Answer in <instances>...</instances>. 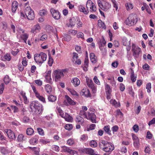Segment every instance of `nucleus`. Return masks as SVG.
<instances>
[{
  "mask_svg": "<svg viewBox=\"0 0 155 155\" xmlns=\"http://www.w3.org/2000/svg\"><path fill=\"white\" fill-rule=\"evenodd\" d=\"M2 60L9 61L11 59V57L10 54H6L1 57Z\"/></svg>",
  "mask_w": 155,
  "mask_h": 155,
  "instance_id": "393cba45",
  "label": "nucleus"
},
{
  "mask_svg": "<svg viewBox=\"0 0 155 155\" xmlns=\"http://www.w3.org/2000/svg\"><path fill=\"white\" fill-rule=\"evenodd\" d=\"M67 143L70 146L72 145L74 143V140L72 139H69L67 140Z\"/></svg>",
  "mask_w": 155,
  "mask_h": 155,
  "instance_id": "3c124183",
  "label": "nucleus"
},
{
  "mask_svg": "<svg viewBox=\"0 0 155 155\" xmlns=\"http://www.w3.org/2000/svg\"><path fill=\"white\" fill-rule=\"evenodd\" d=\"M114 145L112 143L109 142L107 146L105 147L103 151L106 152H111L114 149Z\"/></svg>",
  "mask_w": 155,
  "mask_h": 155,
  "instance_id": "4468645a",
  "label": "nucleus"
},
{
  "mask_svg": "<svg viewBox=\"0 0 155 155\" xmlns=\"http://www.w3.org/2000/svg\"><path fill=\"white\" fill-rule=\"evenodd\" d=\"M125 6L126 9L128 11H130L133 8V5L130 3H126Z\"/></svg>",
  "mask_w": 155,
  "mask_h": 155,
  "instance_id": "c756f323",
  "label": "nucleus"
},
{
  "mask_svg": "<svg viewBox=\"0 0 155 155\" xmlns=\"http://www.w3.org/2000/svg\"><path fill=\"white\" fill-rule=\"evenodd\" d=\"M90 145L91 147H94L97 146V144L95 141L92 140L90 142Z\"/></svg>",
  "mask_w": 155,
  "mask_h": 155,
  "instance_id": "79ce46f5",
  "label": "nucleus"
},
{
  "mask_svg": "<svg viewBox=\"0 0 155 155\" xmlns=\"http://www.w3.org/2000/svg\"><path fill=\"white\" fill-rule=\"evenodd\" d=\"M39 14L41 16H45L47 14V11L44 9L41 10L40 11Z\"/></svg>",
  "mask_w": 155,
  "mask_h": 155,
  "instance_id": "a18cd8bd",
  "label": "nucleus"
},
{
  "mask_svg": "<svg viewBox=\"0 0 155 155\" xmlns=\"http://www.w3.org/2000/svg\"><path fill=\"white\" fill-rule=\"evenodd\" d=\"M18 6V3L16 1H13L12 3V11L15 12Z\"/></svg>",
  "mask_w": 155,
  "mask_h": 155,
  "instance_id": "4be33fe9",
  "label": "nucleus"
},
{
  "mask_svg": "<svg viewBox=\"0 0 155 155\" xmlns=\"http://www.w3.org/2000/svg\"><path fill=\"white\" fill-rule=\"evenodd\" d=\"M87 86L92 89L93 92L94 93L96 92V88L92 80H88L87 81Z\"/></svg>",
  "mask_w": 155,
  "mask_h": 155,
  "instance_id": "dca6fc26",
  "label": "nucleus"
},
{
  "mask_svg": "<svg viewBox=\"0 0 155 155\" xmlns=\"http://www.w3.org/2000/svg\"><path fill=\"white\" fill-rule=\"evenodd\" d=\"M62 117L64 118L65 120L68 122H71L72 120V117L67 113H65L64 117Z\"/></svg>",
  "mask_w": 155,
  "mask_h": 155,
  "instance_id": "cd10ccee",
  "label": "nucleus"
},
{
  "mask_svg": "<svg viewBox=\"0 0 155 155\" xmlns=\"http://www.w3.org/2000/svg\"><path fill=\"white\" fill-rule=\"evenodd\" d=\"M64 76L63 71L60 70H57L54 71L52 74L53 78L54 79L56 82L60 80L61 78Z\"/></svg>",
  "mask_w": 155,
  "mask_h": 155,
  "instance_id": "20e7f679",
  "label": "nucleus"
},
{
  "mask_svg": "<svg viewBox=\"0 0 155 155\" xmlns=\"http://www.w3.org/2000/svg\"><path fill=\"white\" fill-rule=\"evenodd\" d=\"M151 84L150 83H147L146 85V88L147 89V91L148 93L151 92Z\"/></svg>",
  "mask_w": 155,
  "mask_h": 155,
  "instance_id": "8fccbe9b",
  "label": "nucleus"
},
{
  "mask_svg": "<svg viewBox=\"0 0 155 155\" xmlns=\"http://www.w3.org/2000/svg\"><path fill=\"white\" fill-rule=\"evenodd\" d=\"M28 35L26 33H24L22 34L21 37L24 41V42L26 43V41L28 38Z\"/></svg>",
  "mask_w": 155,
  "mask_h": 155,
  "instance_id": "72a5a7b5",
  "label": "nucleus"
},
{
  "mask_svg": "<svg viewBox=\"0 0 155 155\" xmlns=\"http://www.w3.org/2000/svg\"><path fill=\"white\" fill-rule=\"evenodd\" d=\"M68 91L70 92L72 94L76 96L78 95V94H77V92L74 90L69 89H68Z\"/></svg>",
  "mask_w": 155,
  "mask_h": 155,
  "instance_id": "e2e57ef3",
  "label": "nucleus"
},
{
  "mask_svg": "<svg viewBox=\"0 0 155 155\" xmlns=\"http://www.w3.org/2000/svg\"><path fill=\"white\" fill-rule=\"evenodd\" d=\"M77 36L78 38H81L83 39H84V34L82 32H80L78 33Z\"/></svg>",
  "mask_w": 155,
  "mask_h": 155,
  "instance_id": "4d7b16f0",
  "label": "nucleus"
},
{
  "mask_svg": "<svg viewBox=\"0 0 155 155\" xmlns=\"http://www.w3.org/2000/svg\"><path fill=\"white\" fill-rule=\"evenodd\" d=\"M71 39V37L70 35H64L63 38L62 39V41H69Z\"/></svg>",
  "mask_w": 155,
  "mask_h": 155,
  "instance_id": "4c0bfd02",
  "label": "nucleus"
},
{
  "mask_svg": "<svg viewBox=\"0 0 155 155\" xmlns=\"http://www.w3.org/2000/svg\"><path fill=\"white\" fill-rule=\"evenodd\" d=\"M71 82L73 84L75 87L78 86L80 84V81L78 78H74L71 81Z\"/></svg>",
  "mask_w": 155,
  "mask_h": 155,
  "instance_id": "aec40b11",
  "label": "nucleus"
},
{
  "mask_svg": "<svg viewBox=\"0 0 155 155\" xmlns=\"http://www.w3.org/2000/svg\"><path fill=\"white\" fill-rule=\"evenodd\" d=\"M51 73L50 71H46L45 73V81L48 83H51L52 81L51 78Z\"/></svg>",
  "mask_w": 155,
  "mask_h": 155,
  "instance_id": "f3484780",
  "label": "nucleus"
},
{
  "mask_svg": "<svg viewBox=\"0 0 155 155\" xmlns=\"http://www.w3.org/2000/svg\"><path fill=\"white\" fill-rule=\"evenodd\" d=\"M98 26L100 28H101L105 29L106 28V26L105 23L104 22H102L101 20H98Z\"/></svg>",
  "mask_w": 155,
  "mask_h": 155,
  "instance_id": "473e14b6",
  "label": "nucleus"
},
{
  "mask_svg": "<svg viewBox=\"0 0 155 155\" xmlns=\"http://www.w3.org/2000/svg\"><path fill=\"white\" fill-rule=\"evenodd\" d=\"M73 62L74 64H80L81 63V60L79 59H77V60H74V61H73Z\"/></svg>",
  "mask_w": 155,
  "mask_h": 155,
  "instance_id": "69168bd1",
  "label": "nucleus"
},
{
  "mask_svg": "<svg viewBox=\"0 0 155 155\" xmlns=\"http://www.w3.org/2000/svg\"><path fill=\"white\" fill-rule=\"evenodd\" d=\"M75 24V19L74 18L70 19L68 23V26H73Z\"/></svg>",
  "mask_w": 155,
  "mask_h": 155,
  "instance_id": "c9c22d12",
  "label": "nucleus"
},
{
  "mask_svg": "<svg viewBox=\"0 0 155 155\" xmlns=\"http://www.w3.org/2000/svg\"><path fill=\"white\" fill-rule=\"evenodd\" d=\"M38 140V137L35 136L34 137L31 138L30 140V143L32 145H35L37 143Z\"/></svg>",
  "mask_w": 155,
  "mask_h": 155,
  "instance_id": "bb28decb",
  "label": "nucleus"
},
{
  "mask_svg": "<svg viewBox=\"0 0 155 155\" xmlns=\"http://www.w3.org/2000/svg\"><path fill=\"white\" fill-rule=\"evenodd\" d=\"M132 51L133 52V55L136 58L138 57L139 53L141 51L140 48L133 44L132 45Z\"/></svg>",
  "mask_w": 155,
  "mask_h": 155,
  "instance_id": "423d86ee",
  "label": "nucleus"
},
{
  "mask_svg": "<svg viewBox=\"0 0 155 155\" xmlns=\"http://www.w3.org/2000/svg\"><path fill=\"white\" fill-rule=\"evenodd\" d=\"M90 58L91 61L93 63H95L96 62V60L95 55L93 53H91L90 54Z\"/></svg>",
  "mask_w": 155,
  "mask_h": 155,
  "instance_id": "2f4dec72",
  "label": "nucleus"
},
{
  "mask_svg": "<svg viewBox=\"0 0 155 155\" xmlns=\"http://www.w3.org/2000/svg\"><path fill=\"white\" fill-rule=\"evenodd\" d=\"M150 151V149L149 146H147L145 147L144 150V152L145 153L149 154Z\"/></svg>",
  "mask_w": 155,
  "mask_h": 155,
  "instance_id": "0e129e2a",
  "label": "nucleus"
},
{
  "mask_svg": "<svg viewBox=\"0 0 155 155\" xmlns=\"http://www.w3.org/2000/svg\"><path fill=\"white\" fill-rule=\"evenodd\" d=\"M35 83L38 86H41L42 84V81L40 80H37L35 81Z\"/></svg>",
  "mask_w": 155,
  "mask_h": 155,
  "instance_id": "338daca9",
  "label": "nucleus"
},
{
  "mask_svg": "<svg viewBox=\"0 0 155 155\" xmlns=\"http://www.w3.org/2000/svg\"><path fill=\"white\" fill-rule=\"evenodd\" d=\"M52 149L53 150L58 152L59 151V147L57 145H53L51 147Z\"/></svg>",
  "mask_w": 155,
  "mask_h": 155,
  "instance_id": "de8ad7c7",
  "label": "nucleus"
},
{
  "mask_svg": "<svg viewBox=\"0 0 155 155\" xmlns=\"http://www.w3.org/2000/svg\"><path fill=\"white\" fill-rule=\"evenodd\" d=\"M57 110L59 114L62 117H64V114L63 111L60 108H57Z\"/></svg>",
  "mask_w": 155,
  "mask_h": 155,
  "instance_id": "5fc2aeb1",
  "label": "nucleus"
},
{
  "mask_svg": "<svg viewBox=\"0 0 155 155\" xmlns=\"http://www.w3.org/2000/svg\"><path fill=\"white\" fill-rule=\"evenodd\" d=\"M109 143L105 140H101L99 143V146L100 148L103 150L105 147L107 146Z\"/></svg>",
  "mask_w": 155,
  "mask_h": 155,
  "instance_id": "a211bd4d",
  "label": "nucleus"
},
{
  "mask_svg": "<svg viewBox=\"0 0 155 155\" xmlns=\"http://www.w3.org/2000/svg\"><path fill=\"white\" fill-rule=\"evenodd\" d=\"M26 17L29 20H32L35 18L33 10H32L30 6H28L26 7L24 10Z\"/></svg>",
  "mask_w": 155,
  "mask_h": 155,
  "instance_id": "7ed1b4c3",
  "label": "nucleus"
},
{
  "mask_svg": "<svg viewBox=\"0 0 155 155\" xmlns=\"http://www.w3.org/2000/svg\"><path fill=\"white\" fill-rule=\"evenodd\" d=\"M72 125L71 124H67L65 126V128L68 130H71L72 129Z\"/></svg>",
  "mask_w": 155,
  "mask_h": 155,
  "instance_id": "09e8293b",
  "label": "nucleus"
},
{
  "mask_svg": "<svg viewBox=\"0 0 155 155\" xmlns=\"http://www.w3.org/2000/svg\"><path fill=\"white\" fill-rule=\"evenodd\" d=\"M81 94L82 95H84L86 97H91V95L89 90L86 88H84L82 90Z\"/></svg>",
  "mask_w": 155,
  "mask_h": 155,
  "instance_id": "412c9836",
  "label": "nucleus"
},
{
  "mask_svg": "<svg viewBox=\"0 0 155 155\" xmlns=\"http://www.w3.org/2000/svg\"><path fill=\"white\" fill-rule=\"evenodd\" d=\"M37 130L40 135L42 136H43L44 135V131L42 129L40 128H38Z\"/></svg>",
  "mask_w": 155,
  "mask_h": 155,
  "instance_id": "864d4df0",
  "label": "nucleus"
},
{
  "mask_svg": "<svg viewBox=\"0 0 155 155\" xmlns=\"http://www.w3.org/2000/svg\"><path fill=\"white\" fill-rule=\"evenodd\" d=\"M62 151L64 152H67L72 155H74L75 153H77L76 151L72 150L69 147L65 146L61 147Z\"/></svg>",
  "mask_w": 155,
  "mask_h": 155,
  "instance_id": "9b49d317",
  "label": "nucleus"
},
{
  "mask_svg": "<svg viewBox=\"0 0 155 155\" xmlns=\"http://www.w3.org/2000/svg\"><path fill=\"white\" fill-rule=\"evenodd\" d=\"M88 138V137L87 134H83L81 136L80 140L81 141H87Z\"/></svg>",
  "mask_w": 155,
  "mask_h": 155,
  "instance_id": "f704fd0d",
  "label": "nucleus"
},
{
  "mask_svg": "<svg viewBox=\"0 0 155 155\" xmlns=\"http://www.w3.org/2000/svg\"><path fill=\"white\" fill-rule=\"evenodd\" d=\"M76 122L78 123L79 124H82L84 123V119L80 116H77L75 120Z\"/></svg>",
  "mask_w": 155,
  "mask_h": 155,
  "instance_id": "a878e982",
  "label": "nucleus"
},
{
  "mask_svg": "<svg viewBox=\"0 0 155 155\" xmlns=\"http://www.w3.org/2000/svg\"><path fill=\"white\" fill-rule=\"evenodd\" d=\"M41 29V27L38 24H37L34 25L31 29V32L36 34L37 33L39 32Z\"/></svg>",
  "mask_w": 155,
  "mask_h": 155,
  "instance_id": "9d476101",
  "label": "nucleus"
},
{
  "mask_svg": "<svg viewBox=\"0 0 155 155\" xmlns=\"http://www.w3.org/2000/svg\"><path fill=\"white\" fill-rule=\"evenodd\" d=\"M47 58V55L44 52H41L39 54H36L34 55V58L35 62L38 64H41L45 61Z\"/></svg>",
  "mask_w": 155,
  "mask_h": 155,
  "instance_id": "f257e3e1",
  "label": "nucleus"
},
{
  "mask_svg": "<svg viewBox=\"0 0 155 155\" xmlns=\"http://www.w3.org/2000/svg\"><path fill=\"white\" fill-rule=\"evenodd\" d=\"M106 44V41L104 38L101 39L100 41V44L99 47H104Z\"/></svg>",
  "mask_w": 155,
  "mask_h": 155,
  "instance_id": "37998d69",
  "label": "nucleus"
},
{
  "mask_svg": "<svg viewBox=\"0 0 155 155\" xmlns=\"http://www.w3.org/2000/svg\"><path fill=\"white\" fill-rule=\"evenodd\" d=\"M138 21L137 15L135 14L130 15L126 20V24L129 26H132L136 24Z\"/></svg>",
  "mask_w": 155,
  "mask_h": 155,
  "instance_id": "f03ea898",
  "label": "nucleus"
},
{
  "mask_svg": "<svg viewBox=\"0 0 155 155\" xmlns=\"http://www.w3.org/2000/svg\"><path fill=\"white\" fill-rule=\"evenodd\" d=\"M78 8L79 11L83 12L85 14H87L88 13V10L85 9L84 7L82 5H79Z\"/></svg>",
  "mask_w": 155,
  "mask_h": 155,
  "instance_id": "5701e85b",
  "label": "nucleus"
},
{
  "mask_svg": "<svg viewBox=\"0 0 155 155\" xmlns=\"http://www.w3.org/2000/svg\"><path fill=\"white\" fill-rule=\"evenodd\" d=\"M110 103L115 106L116 107H118L120 106V104L117 103V101L115 100L111 99L110 101Z\"/></svg>",
  "mask_w": 155,
  "mask_h": 155,
  "instance_id": "49530a36",
  "label": "nucleus"
},
{
  "mask_svg": "<svg viewBox=\"0 0 155 155\" xmlns=\"http://www.w3.org/2000/svg\"><path fill=\"white\" fill-rule=\"evenodd\" d=\"M133 129L135 132L137 133L139 130V127L137 125H135L133 126Z\"/></svg>",
  "mask_w": 155,
  "mask_h": 155,
  "instance_id": "680f3d73",
  "label": "nucleus"
},
{
  "mask_svg": "<svg viewBox=\"0 0 155 155\" xmlns=\"http://www.w3.org/2000/svg\"><path fill=\"white\" fill-rule=\"evenodd\" d=\"M11 107L12 109L14 110V113H16L18 112V109L17 107L14 106H11Z\"/></svg>",
  "mask_w": 155,
  "mask_h": 155,
  "instance_id": "6e6d98bb",
  "label": "nucleus"
},
{
  "mask_svg": "<svg viewBox=\"0 0 155 155\" xmlns=\"http://www.w3.org/2000/svg\"><path fill=\"white\" fill-rule=\"evenodd\" d=\"M105 132L108 134H110V126H105L104 128Z\"/></svg>",
  "mask_w": 155,
  "mask_h": 155,
  "instance_id": "c03bdc74",
  "label": "nucleus"
},
{
  "mask_svg": "<svg viewBox=\"0 0 155 155\" xmlns=\"http://www.w3.org/2000/svg\"><path fill=\"white\" fill-rule=\"evenodd\" d=\"M111 5L108 2L104 1L103 2V4L101 8L104 11H107L109 9Z\"/></svg>",
  "mask_w": 155,
  "mask_h": 155,
  "instance_id": "6ab92c4d",
  "label": "nucleus"
},
{
  "mask_svg": "<svg viewBox=\"0 0 155 155\" xmlns=\"http://www.w3.org/2000/svg\"><path fill=\"white\" fill-rule=\"evenodd\" d=\"M48 99L49 101L54 102L56 100V97L51 95L48 96Z\"/></svg>",
  "mask_w": 155,
  "mask_h": 155,
  "instance_id": "58836bf2",
  "label": "nucleus"
},
{
  "mask_svg": "<svg viewBox=\"0 0 155 155\" xmlns=\"http://www.w3.org/2000/svg\"><path fill=\"white\" fill-rule=\"evenodd\" d=\"M53 17L55 19H59L60 18V13L58 11L55 10L54 9L52 8L50 10Z\"/></svg>",
  "mask_w": 155,
  "mask_h": 155,
  "instance_id": "1a4fd4ad",
  "label": "nucleus"
},
{
  "mask_svg": "<svg viewBox=\"0 0 155 155\" xmlns=\"http://www.w3.org/2000/svg\"><path fill=\"white\" fill-rule=\"evenodd\" d=\"M26 139V137L22 134L19 135L17 138L19 142H21L25 140Z\"/></svg>",
  "mask_w": 155,
  "mask_h": 155,
  "instance_id": "7c9ffc66",
  "label": "nucleus"
},
{
  "mask_svg": "<svg viewBox=\"0 0 155 155\" xmlns=\"http://www.w3.org/2000/svg\"><path fill=\"white\" fill-rule=\"evenodd\" d=\"M119 129V127L118 126L115 125L113 126L111 128V130L113 133L117 132Z\"/></svg>",
  "mask_w": 155,
  "mask_h": 155,
  "instance_id": "bf43d9fd",
  "label": "nucleus"
},
{
  "mask_svg": "<svg viewBox=\"0 0 155 155\" xmlns=\"http://www.w3.org/2000/svg\"><path fill=\"white\" fill-rule=\"evenodd\" d=\"M11 81V79L9 77L6 75L5 76L4 79V81L5 84H8Z\"/></svg>",
  "mask_w": 155,
  "mask_h": 155,
  "instance_id": "a19ab883",
  "label": "nucleus"
},
{
  "mask_svg": "<svg viewBox=\"0 0 155 155\" xmlns=\"http://www.w3.org/2000/svg\"><path fill=\"white\" fill-rule=\"evenodd\" d=\"M45 89L46 92L48 93H50L51 91V87L49 84H47L46 85Z\"/></svg>",
  "mask_w": 155,
  "mask_h": 155,
  "instance_id": "ea45409f",
  "label": "nucleus"
},
{
  "mask_svg": "<svg viewBox=\"0 0 155 155\" xmlns=\"http://www.w3.org/2000/svg\"><path fill=\"white\" fill-rule=\"evenodd\" d=\"M30 107L31 110L35 109L36 110L35 112L37 111V113L39 114L41 112L42 105L38 101H33L30 105Z\"/></svg>",
  "mask_w": 155,
  "mask_h": 155,
  "instance_id": "39448f33",
  "label": "nucleus"
},
{
  "mask_svg": "<svg viewBox=\"0 0 155 155\" xmlns=\"http://www.w3.org/2000/svg\"><path fill=\"white\" fill-rule=\"evenodd\" d=\"M86 5L87 8L90 7V11L91 12H95L96 10V8L94 4L91 0H89L87 1Z\"/></svg>",
  "mask_w": 155,
  "mask_h": 155,
  "instance_id": "6e6552de",
  "label": "nucleus"
},
{
  "mask_svg": "<svg viewBox=\"0 0 155 155\" xmlns=\"http://www.w3.org/2000/svg\"><path fill=\"white\" fill-rule=\"evenodd\" d=\"M86 117L87 119L91 120L92 123H96L95 115L94 114L88 113L86 115Z\"/></svg>",
  "mask_w": 155,
  "mask_h": 155,
  "instance_id": "2eb2a0df",
  "label": "nucleus"
},
{
  "mask_svg": "<svg viewBox=\"0 0 155 155\" xmlns=\"http://www.w3.org/2000/svg\"><path fill=\"white\" fill-rule=\"evenodd\" d=\"M94 82L97 84L99 85L100 83L99 81L97 79V77L96 76H95L93 79Z\"/></svg>",
  "mask_w": 155,
  "mask_h": 155,
  "instance_id": "052dcab7",
  "label": "nucleus"
},
{
  "mask_svg": "<svg viewBox=\"0 0 155 155\" xmlns=\"http://www.w3.org/2000/svg\"><path fill=\"white\" fill-rule=\"evenodd\" d=\"M132 139L134 141L139 140L138 137L134 134H132Z\"/></svg>",
  "mask_w": 155,
  "mask_h": 155,
  "instance_id": "774afa93",
  "label": "nucleus"
},
{
  "mask_svg": "<svg viewBox=\"0 0 155 155\" xmlns=\"http://www.w3.org/2000/svg\"><path fill=\"white\" fill-rule=\"evenodd\" d=\"M5 132L7 134L8 137L11 139L15 140L16 138V136L15 134L11 130L6 129L5 130Z\"/></svg>",
  "mask_w": 155,
  "mask_h": 155,
  "instance_id": "ddd939ff",
  "label": "nucleus"
},
{
  "mask_svg": "<svg viewBox=\"0 0 155 155\" xmlns=\"http://www.w3.org/2000/svg\"><path fill=\"white\" fill-rule=\"evenodd\" d=\"M31 86L36 97L42 102L45 103L46 101L45 98L43 97L40 95L38 91L36 90L35 87L34 85H31Z\"/></svg>",
  "mask_w": 155,
  "mask_h": 155,
  "instance_id": "0eeeda50",
  "label": "nucleus"
},
{
  "mask_svg": "<svg viewBox=\"0 0 155 155\" xmlns=\"http://www.w3.org/2000/svg\"><path fill=\"white\" fill-rule=\"evenodd\" d=\"M81 150L83 153L90 155H94L95 152V151L91 148H85Z\"/></svg>",
  "mask_w": 155,
  "mask_h": 155,
  "instance_id": "f8f14e48",
  "label": "nucleus"
},
{
  "mask_svg": "<svg viewBox=\"0 0 155 155\" xmlns=\"http://www.w3.org/2000/svg\"><path fill=\"white\" fill-rule=\"evenodd\" d=\"M65 98L67 102L70 105H75L76 102H74L73 100H72L68 96L65 95Z\"/></svg>",
  "mask_w": 155,
  "mask_h": 155,
  "instance_id": "b1692460",
  "label": "nucleus"
},
{
  "mask_svg": "<svg viewBox=\"0 0 155 155\" xmlns=\"http://www.w3.org/2000/svg\"><path fill=\"white\" fill-rule=\"evenodd\" d=\"M133 144L135 148L139 147L140 144L139 140L134 141Z\"/></svg>",
  "mask_w": 155,
  "mask_h": 155,
  "instance_id": "13d9d810",
  "label": "nucleus"
},
{
  "mask_svg": "<svg viewBox=\"0 0 155 155\" xmlns=\"http://www.w3.org/2000/svg\"><path fill=\"white\" fill-rule=\"evenodd\" d=\"M136 76H135L134 71L131 69L130 78L131 80L133 82H134L136 80Z\"/></svg>",
  "mask_w": 155,
  "mask_h": 155,
  "instance_id": "c85d7f7f",
  "label": "nucleus"
},
{
  "mask_svg": "<svg viewBox=\"0 0 155 155\" xmlns=\"http://www.w3.org/2000/svg\"><path fill=\"white\" fill-rule=\"evenodd\" d=\"M26 134L28 135H32L34 133L33 130L31 128H28L26 130Z\"/></svg>",
  "mask_w": 155,
  "mask_h": 155,
  "instance_id": "e433bc0d",
  "label": "nucleus"
},
{
  "mask_svg": "<svg viewBox=\"0 0 155 155\" xmlns=\"http://www.w3.org/2000/svg\"><path fill=\"white\" fill-rule=\"evenodd\" d=\"M95 125L94 124H91L89 127L87 128V130L88 131H90V130H93L94 129L95 127Z\"/></svg>",
  "mask_w": 155,
  "mask_h": 155,
  "instance_id": "603ef678",
  "label": "nucleus"
}]
</instances>
